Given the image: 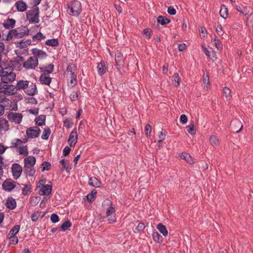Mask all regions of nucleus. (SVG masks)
Wrapping results in <instances>:
<instances>
[{"label": "nucleus", "mask_w": 253, "mask_h": 253, "mask_svg": "<svg viewBox=\"0 0 253 253\" xmlns=\"http://www.w3.org/2000/svg\"><path fill=\"white\" fill-rule=\"evenodd\" d=\"M49 184L42 185V188L39 190V194L40 195H49L51 194L52 190V185L51 181H49Z\"/></svg>", "instance_id": "9"}, {"label": "nucleus", "mask_w": 253, "mask_h": 253, "mask_svg": "<svg viewBox=\"0 0 253 253\" xmlns=\"http://www.w3.org/2000/svg\"><path fill=\"white\" fill-rule=\"evenodd\" d=\"M188 121V118L185 114H182L180 117V122L182 124H185Z\"/></svg>", "instance_id": "64"}, {"label": "nucleus", "mask_w": 253, "mask_h": 253, "mask_svg": "<svg viewBox=\"0 0 253 253\" xmlns=\"http://www.w3.org/2000/svg\"><path fill=\"white\" fill-rule=\"evenodd\" d=\"M39 81L42 84L49 85L52 81V78L48 75L46 76L45 73H42L40 77Z\"/></svg>", "instance_id": "18"}, {"label": "nucleus", "mask_w": 253, "mask_h": 253, "mask_svg": "<svg viewBox=\"0 0 253 253\" xmlns=\"http://www.w3.org/2000/svg\"><path fill=\"white\" fill-rule=\"evenodd\" d=\"M54 65L53 64H49L45 68L40 67L39 69L41 72H46L47 74H51L54 70Z\"/></svg>", "instance_id": "31"}, {"label": "nucleus", "mask_w": 253, "mask_h": 253, "mask_svg": "<svg viewBox=\"0 0 253 253\" xmlns=\"http://www.w3.org/2000/svg\"><path fill=\"white\" fill-rule=\"evenodd\" d=\"M26 133L28 138H36L39 136L41 129L38 126L30 127L27 129Z\"/></svg>", "instance_id": "5"}, {"label": "nucleus", "mask_w": 253, "mask_h": 253, "mask_svg": "<svg viewBox=\"0 0 253 253\" xmlns=\"http://www.w3.org/2000/svg\"><path fill=\"white\" fill-rule=\"evenodd\" d=\"M45 43L46 45L52 47H56L59 45L58 39L54 38L46 40Z\"/></svg>", "instance_id": "35"}, {"label": "nucleus", "mask_w": 253, "mask_h": 253, "mask_svg": "<svg viewBox=\"0 0 253 253\" xmlns=\"http://www.w3.org/2000/svg\"><path fill=\"white\" fill-rule=\"evenodd\" d=\"M45 38V36H44L41 32H39L32 37V40L33 42L36 40L40 41L42 39H44Z\"/></svg>", "instance_id": "49"}, {"label": "nucleus", "mask_w": 253, "mask_h": 253, "mask_svg": "<svg viewBox=\"0 0 253 253\" xmlns=\"http://www.w3.org/2000/svg\"><path fill=\"white\" fill-rule=\"evenodd\" d=\"M23 115L19 113L9 112L7 115V118L11 122H16L20 124L22 120Z\"/></svg>", "instance_id": "8"}, {"label": "nucleus", "mask_w": 253, "mask_h": 253, "mask_svg": "<svg viewBox=\"0 0 253 253\" xmlns=\"http://www.w3.org/2000/svg\"><path fill=\"white\" fill-rule=\"evenodd\" d=\"M6 207L10 210H14L16 208V202L12 197H9L5 203Z\"/></svg>", "instance_id": "17"}, {"label": "nucleus", "mask_w": 253, "mask_h": 253, "mask_svg": "<svg viewBox=\"0 0 253 253\" xmlns=\"http://www.w3.org/2000/svg\"><path fill=\"white\" fill-rule=\"evenodd\" d=\"M213 41L214 42V45L217 49L221 51L222 50L223 46L220 40L216 36H214Z\"/></svg>", "instance_id": "41"}, {"label": "nucleus", "mask_w": 253, "mask_h": 253, "mask_svg": "<svg viewBox=\"0 0 253 253\" xmlns=\"http://www.w3.org/2000/svg\"><path fill=\"white\" fill-rule=\"evenodd\" d=\"M15 44L17 47L20 48L21 49L24 48L28 45L31 44V40H28L24 42L23 40H21L19 42H15Z\"/></svg>", "instance_id": "29"}, {"label": "nucleus", "mask_w": 253, "mask_h": 253, "mask_svg": "<svg viewBox=\"0 0 253 253\" xmlns=\"http://www.w3.org/2000/svg\"><path fill=\"white\" fill-rule=\"evenodd\" d=\"M1 77V83H0V91L3 90L6 88L7 84L10 82L8 81V79L6 78L3 77Z\"/></svg>", "instance_id": "42"}, {"label": "nucleus", "mask_w": 253, "mask_h": 253, "mask_svg": "<svg viewBox=\"0 0 253 253\" xmlns=\"http://www.w3.org/2000/svg\"><path fill=\"white\" fill-rule=\"evenodd\" d=\"M77 69V67L76 65L73 63H70L67 68V72H70L71 74L73 73H75L74 71H76Z\"/></svg>", "instance_id": "47"}, {"label": "nucleus", "mask_w": 253, "mask_h": 253, "mask_svg": "<svg viewBox=\"0 0 253 253\" xmlns=\"http://www.w3.org/2000/svg\"><path fill=\"white\" fill-rule=\"evenodd\" d=\"M15 97L18 98V100H13V102L14 103L13 106L10 109L11 111H17L18 110V105L17 102L20 100H21L23 98V96L21 94L18 93L15 95Z\"/></svg>", "instance_id": "33"}, {"label": "nucleus", "mask_w": 253, "mask_h": 253, "mask_svg": "<svg viewBox=\"0 0 253 253\" xmlns=\"http://www.w3.org/2000/svg\"><path fill=\"white\" fill-rule=\"evenodd\" d=\"M145 228V225L144 223L140 222L138 223L137 226L135 229L139 233L143 232L144 229Z\"/></svg>", "instance_id": "57"}, {"label": "nucleus", "mask_w": 253, "mask_h": 253, "mask_svg": "<svg viewBox=\"0 0 253 253\" xmlns=\"http://www.w3.org/2000/svg\"><path fill=\"white\" fill-rule=\"evenodd\" d=\"M30 89L25 90V92L28 95L33 96L38 93V89L36 84H32L30 85Z\"/></svg>", "instance_id": "24"}, {"label": "nucleus", "mask_w": 253, "mask_h": 253, "mask_svg": "<svg viewBox=\"0 0 253 253\" xmlns=\"http://www.w3.org/2000/svg\"><path fill=\"white\" fill-rule=\"evenodd\" d=\"M42 171L49 170L51 168V164L48 162H44L42 164Z\"/></svg>", "instance_id": "53"}, {"label": "nucleus", "mask_w": 253, "mask_h": 253, "mask_svg": "<svg viewBox=\"0 0 253 253\" xmlns=\"http://www.w3.org/2000/svg\"><path fill=\"white\" fill-rule=\"evenodd\" d=\"M32 62L27 60L23 63V66L26 69H32L34 68L33 66H32Z\"/></svg>", "instance_id": "56"}, {"label": "nucleus", "mask_w": 253, "mask_h": 253, "mask_svg": "<svg viewBox=\"0 0 253 253\" xmlns=\"http://www.w3.org/2000/svg\"><path fill=\"white\" fill-rule=\"evenodd\" d=\"M16 183L19 185L18 183L12 180L10 178L6 179L2 184V189L6 191L10 192L15 188Z\"/></svg>", "instance_id": "6"}, {"label": "nucleus", "mask_w": 253, "mask_h": 253, "mask_svg": "<svg viewBox=\"0 0 253 253\" xmlns=\"http://www.w3.org/2000/svg\"><path fill=\"white\" fill-rule=\"evenodd\" d=\"M97 194V191L95 189H93L90 193L86 196V199L89 203H92L96 198Z\"/></svg>", "instance_id": "36"}, {"label": "nucleus", "mask_w": 253, "mask_h": 253, "mask_svg": "<svg viewBox=\"0 0 253 253\" xmlns=\"http://www.w3.org/2000/svg\"><path fill=\"white\" fill-rule=\"evenodd\" d=\"M181 159L185 160L186 162L190 164H193L195 163L194 159L188 153L186 152H182L180 156Z\"/></svg>", "instance_id": "25"}, {"label": "nucleus", "mask_w": 253, "mask_h": 253, "mask_svg": "<svg viewBox=\"0 0 253 253\" xmlns=\"http://www.w3.org/2000/svg\"><path fill=\"white\" fill-rule=\"evenodd\" d=\"M157 228L165 237H166L168 235V232L166 227L162 223H159L157 225Z\"/></svg>", "instance_id": "37"}, {"label": "nucleus", "mask_w": 253, "mask_h": 253, "mask_svg": "<svg viewBox=\"0 0 253 253\" xmlns=\"http://www.w3.org/2000/svg\"><path fill=\"white\" fill-rule=\"evenodd\" d=\"M153 240L156 243H161L163 241V237L157 231H154L152 234Z\"/></svg>", "instance_id": "39"}, {"label": "nucleus", "mask_w": 253, "mask_h": 253, "mask_svg": "<svg viewBox=\"0 0 253 253\" xmlns=\"http://www.w3.org/2000/svg\"><path fill=\"white\" fill-rule=\"evenodd\" d=\"M16 29H11L9 31L7 35H6V37L5 39H3L2 40H5L7 41H9L12 39L13 37L14 36L15 38Z\"/></svg>", "instance_id": "43"}, {"label": "nucleus", "mask_w": 253, "mask_h": 253, "mask_svg": "<svg viewBox=\"0 0 253 253\" xmlns=\"http://www.w3.org/2000/svg\"><path fill=\"white\" fill-rule=\"evenodd\" d=\"M20 228V225H15L9 231L8 236L16 235L19 232Z\"/></svg>", "instance_id": "46"}, {"label": "nucleus", "mask_w": 253, "mask_h": 253, "mask_svg": "<svg viewBox=\"0 0 253 253\" xmlns=\"http://www.w3.org/2000/svg\"><path fill=\"white\" fill-rule=\"evenodd\" d=\"M219 14L220 16L223 19H226L227 18L228 16V9L224 4L221 5Z\"/></svg>", "instance_id": "28"}, {"label": "nucleus", "mask_w": 253, "mask_h": 253, "mask_svg": "<svg viewBox=\"0 0 253 253\" xmlns=\"http://www.w3.org/2000/svg\"><path fill=\"white\" fill-rule=\"evenodd\" d=\"M234 124H235V125H237L238 126H240L238 130H237L236 129L234 130L236 133L239 132L243 128V125H242L241 122L238 121H235V122H232L230 125H234Z\"/></svg>", "instance_id": "59"}, {"label": "nucleus", "mask_w": 253, "mask_h": 253, "mask_svg": "<svg viewBox=\"0 0 253 253\" xmlns=\"http://www.w3.org/2000/svg\"><path fill=\"white\" fill-rule=\"evenodd\" d=\"M143 33L147 36V39H149L152 34V31L149 28H146L143 31Z\"/></svg>", "instance_id": "63"}, {"label": "nucleus", "mask_w": 253, "mask_h": 253, "mask_svg": "<svg viewBox=\"0 0 253 253\" xmlns=\"http://www.w3.org/2000/svg\"><path fill=\"white\" fill-rule=\"evenodd\" d=\"M39 14V8L35 7L33 9L26 12L27 20L31 23H38L40 21Z\"/></svg>", "instance_id": "2"}, {"label": "nucleus", "mask_w": 253, "mask_h": 253, "mask_svg": "<svg viewBox=\"0 0 253 253\" xmlns=\"http://www.w3.org/2000/svg\"><path fill=\"white\" fill-rule=\"evenodd\" d=\"M16 21L14 19L8 18L4 21L2 25L6 29H12L15 25Z\"/></svg>", "instance_id": "19"}, {"label": "nucleus", "mask_w": 253, "mask_h": 253, "mask_svg": "<svg viewBox=\"0 0 253 253\" xmlns=\"http://www.w3.org/2000/svg\"><path fill=\"white\" fill-rule=\"evenodd\" d=\"M77 139L78 134L76 128H75L70 133L68 140V142H69L70 147H74L76 145L77 142Z\"/></svg>", "instance_id": "10"}, {"label": "nucleus", "mask_w": 253, "mask_h": 253, "mask_svg": "<svg viewBox=\"0 0 253 253\" xmlns=\"http://www.w3.org/2000/svg\"><path fill=\"white\" fill-rule=\"evenodd\" d=\"M8 238L11 244L16 245L18 242V237L16 235L10 236Z\"/></svg>", "instance_id": "55"}, {"label": "nucleus", "mask_w": 253, "mask_h": 253, "mask_svg": "<svg viewBox=\"0 0 253 253\" xmlns=\"http://www.w3.org/2000/svg\"><path fill=\"white\" fill-rule=\"evenodd\" d=\"M46 115H41L35 119L36 125L38 126H42L45 125Z\"/></svg>", "instance_id": "26"}, {"label": "nucleus", "mask_w": 253, "mask_h": 253, "mask_svg": "<svg viewBox=\"0 0 253 253\" xmlns=\"http://www.w3.org/2000/svg\"><path fill=\"white\" fill-rule=\"evenodd\" d=\"M73 122H72L69 119H67L63 121L64 126L67 128L71 127L73 126Z\"/></svg>", "instance_id": "62"}, {"label": "nucleus", "mask_w": 253, "mask_h": 253, "mask_svg": "<svg viewBox=\"0 0 253 253\" xmlns=\"http://www.w3.org/2000/svg\"><path fill=\"white\" fill-rule=\"evenodd\" d=\"M0 77H3L8 79V81L13 82L15 80L16 75L13 72V68L11 65L3 67L0 70Z\"/></svg>", "instance_id": "1"}, {"label": "nucleus", "mask_w": 253, "mask_h": 253, "mask_svg": "<svg viewBox=\"0 0 253 253\" xmlns=\"http://www.w3.org/2000/svg\"><path fill=\"white\" fill-rule=\"evenodd\" d=\"M187 130L189 133L194 135L196 133V130L195 128V125L193 121H191L190 125L186 126Z\"/></svg>", "instance_id": "34"}, {"label": "nucleus", "mask_w": 253, "mask_h": 253, "mask_svg": "<svg viewBox=\"0 0 253 253\" xmlns=\"http://www.w3.org/2000/svg\"><path fill=\"white\" fill-rule=\"evenodd\" d=\"M111 206L107 209L106 216L108 217L109 223H113L116 220V218L115 216H111L113 213H115V207L112 206V202H110Z\"/></svg>", "instance_id": "12"}, {"label": "nucleus", "mask_w": 253, "mask_h": 253, "mask_svg": "<svg viewBox=\"0 0 253 253\" xmlns=\"http://www.w3.org/2000/svg\"><path fill=\"white\" fill-rule=\"evenodd\" d=\"M15 6L17 11L19 12L25 11L28 8V5L26 2L22 0L16 1Z\"/></svg>", "instance_id": "16"}, {"label": "nucleus", "mask_w": 253, "mask_h": 253, "mask_svg": "<svg viewBox=\"0 0 253 253\" xmlns=\"http://www.w3.org/2000/svg\"><path fill=\"white\" fill-rule=\"evenodd\" d=\"M41 200V197L40 196H34L31 198L30 204L32 206H36L39 203Z\"/></svg>", "instance_id": "51"}, {"label": "nucleus", "mask_w": 253, "mask_h": 253, "mask_svg": "<svg viewBox=\"0 0 253 253\" xmlns=\"http://www.w3.org/2000/svg\"><path fill=\"white\" fill-rule=\"evenodd\" d=\"M29 81L27 80H19L17 82L16 85L17 90L26 89L29 86Z\"/></svg>", "instance_id": "20"}, {"label": "nucleus", "mask_w": 253, "mask_h": 253, "mask_svg": "<svg viewBox=\"0 0 253 253\" xmlns=\"http://www.w3.org/2000/svg\"><path fill=\"white\" fill-rule=\"evenodd\" d=\"M24 31L18 32L17 29H16L15 38L19 39L23 37L24 36H28L30 35V31L27 26H23Z\"/></svg>", "instance_id": "21"}, {"label": "nucleus", "mask_w": 253, "mask_h": 253, "mask_svg": "<svg viewBox=\"0 0 253 253\" xmlns=\"http://www.w3.org/2000/svg\"><path fill=\"white\" fill-rule=\"evenodd\" d=\"M31 51L32 54L37 57L38 58H45L48 55L46 52L37 48H33Z\"/></svg>", "instance_id": "15"}, {"label": "nucleus", "mask_w": 253, "mask_h": 253, "mask_svg": "<svg viewBox=\"0 0 253 253\" xmlns=\"http://www.w3.org/2000/svg\"><path fill=\"white\" fill-rule=\"evenodd\" d=\"M97 71L98 74L102 76L108 70V66H106L105 61L101 60V61L97 65Z\"/></svg>", "instance_id": "14"}, {"label": "nucleus", "mask_w": 253, "mask_h": 253, "mask_svg": "<svg viewBox=\"0 0 253 253\" xmlns=\"http://www.w3.org/2000/svg\"><path fill=\"white\" fill-rule=\"evenodd\" d=\"M9 129V125L8 122L5 119L0 118V130L3 129L6 131Z\"/></svg>", "instance_id": "27"}, {"label": "nucleus", "mask_w": 253, "mask_h": 253, "mask_svg": "<svg viewBox=\"0 0 253 253\" xmlns=\"http://www.w3.org/2000/svg\"><path fill=\"white\" fill-rule=\"evenodd\" d=\"M210 140L212 146H218L219 145V140L215 135H211L210 137Z\"/></svg>", "instance_id": "50"}, {"label": "nucleus", "mask_w": 253, "mask_h": 253, "mask_svg": "<svg viewBox=\"0 0 253 253\" xmlns=\"http://www.w3.org/2000/svg\"><path fill=\"white\" fill-rule=\"evenodd\" d=\"M41 213V211H37L31 215V220L33 222H36L38 219L39 217L40 216Z\"/></svg>", "instance_id": "58"}, {"label": "nucleus", "mask_w": 253, "mask_h": 253, "mask_svg": "<svg viewBox=\"0 0 253 253\" xmlns=\"http://www.w3.org/2000/svg\"><path fill=\"white\" fill-rule=\"evenodd\" d=\"M50 220L52 223H55L59 221V218L57 214L52 213L50 216Z\"/></svg>", "instance_id": "60"}, {"label": "nucleus", "mask_w": 253, "mask_h": 253, "mask_svg": "<svg viewBox=\"0 0 253 253\" xmlns=\"http://www.w3.org/2000/svg\"><path fill=\"white\" fill-rule=\"evenodd\" d=\"M10 63H11V66L13 68V71L16 68L20 69L21 67L22 64L18 60L16 57H13L10 60Z\"/></svg>", "instance_id": "30"}, {"label": "nucleus", "mask_w": 253, "mask_h": 253, "mask_svg": "<svg viewBox=\"0 0 253 253\" xmlns=\"http://www.w3.org/2000/svg\"><path fill=\"white\" fill-rule=\"evenodd\" d=\"M115 67L118 71H119L125 65V59L123 54L119 51H117L115 54Z\"/></svg>", "instance_id": "4"}, {"label": "nucleus", "mask_w": 253, "mask_h": 253, "mask_svg": "<svg viewBox=\"0 0 253 253\" xmlns=\"http://www.w3.org/2000/svg\"><path fill=\"white\" fill-rule=\"evenodd\" d=\"M29 169L27 168L25 169L24 172L26 173V175H28L30 176H34L36 173V170L33 167L29 168Z\"/></svg>", "instance_id": "52"}, {"label": "nucleus", "mask_w": 253, "mask_h": 253, "mask_svg": "<svg viewBox=\"0 0 253 253\" xmlns=\"http://www.w3.org/2000/svg\"><path fill=\"white\" fill-rule=\"evenodd\" d=\"M17 149H19V153L20 155H23L24 156H27L28 154L27 145L23 146L22 147L19 146Z\"/></svg>", "instance_id": "45"}, {"label": "nucleus", "mask_w": 253, "mask_h": 253, "mask_svg": "<svg viewBox=\"0 0 253 253\" xmlns=\"http://www.w3.org/2000/svg\"><path fill=\"white\" fill-rule=\"evenodd\" d=\"M4 94L6 95H12L16 94L17 89L16 88V85H14L12 84H7L6 88L3 89Z\"/></svg>", "instance_id": "11"}, {"label": "nucleus", "mask_w": 253, "mask_h": 253, "mask_svg": "<svg viewBox=\"0 0 253 253\" xmlns=\"http://www.w3.org/2000/svg\"><path fill=\"white\" fill-rule=\"evenodd\" d=\"M158 24L162 26H165L170 22V20L167 18L166 16L160 15L158 17L157 19Z\"/></svg>", "instance_id": "23"}, {"label": "nucleus", "mask_w": 253, "mask_h": 253, "mask_svg": "<svg viewBox=\"0 0 253 253\" xmlns=\"http://www.w3.org/2000/svg\"><path fill=\"white\" fill-rule=\"evenodd\" d=\"M11 172L15 180H17L21 175L22 172V168L21 165L17 163H14L11 167Z\"/></svg>", "instance_id": "7"}, {"label": "nucleus", "mask_w": 253, "mask_h": 253, "mask_svg": "<svg viewBox=\"0 0 253 253\" xmlns=\"http://www.w3.org/2000/svg\"><path fill=\"white\" fill-rule=\"evenodd\" d=\"M31 187L32 185L30 182H28V184L24 185V187L22 189V194L24 196H27L31 193L32 192Z\"/></svg>", "instance_id": "38"}, {"label": "nucleus", "mask_w": 253, "mask_h": 253, "mask_svg": "<svg viewBox=\"0 0 253 253\" xmlns=\"http://www.w3.org/2000/svg\"><path fill=\"white\" fill-rule=\"evenodd\" d=\"M88 184L93 187H100L101 182L95 177H91L88 180Z\"/></svg>", "instance_id": "22"}, {"label": "nucleus", "mask_w": 253, "mask_h": 253, "mask_svg": "<svg viewBox=\"0 0 253 253\" xmlns=\"http://www.w3.org/2000/svg\"><path fill=\"white\" fill-rule=\"evenodd\" d=\"M51 130L49 127L44 128L42 135V138L44 140H47L50 134Z\"/></svg>", "instance_id": "44"}, {"label": "nucleus", "mask_w": 253, "mask_h": 253, "mask_svg": "<svg viewBox=\"0 0 253 253\" xmlns=\"http://www.w3.org/2000/svg\"><path fill=\"white\" fill-rule=\"evenodd\" d=\"M71 222L69 220H67L61 224L59 230L62 231H65L67 230H70V228L71 227Z\"/></svg>", "instance_id": "40"}, {"label": "nucleus", "mask_w": 253, "mask_h": 253, "mask_svg": "<svg viewBox=\"0 0 253 253\" xmlns=\"http://www.w3.org/2000/svg\"><path fill=\"white\" fill-rule=\"evenodd\" d=\"M66 161H68V160H65V159H62L60 160V163L62 166L61 170H63L64 169H66L67 172H70L71 168H69L68 166H66Z\"/></svg>", "instance_id": "54"}, {"label": "nucleus", "mask_w": 253, "mask_h": 253, "mask_svg": "<svg viewBox=\"0 0 253 253\" xmlns=\"http://www.w3.org/2000/svg\"><path fill=\"white\" fill-rule=\"evenodd\" d=\"M70 9V15L78 16L82 11V6L81 2L77 0L72 1L68 5Z\"/></svg>", "instance_id": "3"}, {"label": "nucleus", "mask_w": 253, "mask_h": 253, "mask_svg": "<svg viewBox=\"0 0 253 253\" xmlns=\"http://www.w3.org/2000/svg\"><path fill=\"white\" fill-rule=\"evenodd\" d=\"M151 129H152V128H151V126H150V125L149 124H146V125L145 126V134H146V135L147 137H149L150 136V134L151 132Z\"/></svg>", "instance_id": "61"}, {"label": "nucleus", "mask_w": 253, "mask_h": 253, "mask_svg": "<svg viewBox=\"0 0 253 253\" xmlns=\"http://www.w3.org/2000/svg\"><path fill=\"white\" fill-rule=\"evenodd\" d=\"M180 78L179 77V74L177 73H175L172 77V81L173 82H175L176 84L175 86L177 87L180 84Z\"/></svg>", "instance_id": "48"}, {"label": "nucleus", "mask_w": 253, "mask_h": 253, "mask_svg": "<svg viewBox=\"0 0 253 253\" xmlns=\"http://www.w3.org/2000/svg\"><path fill=\"white\" fill-rule=\"evenodd\" d=\"M24 168L33 167L36 163V159L34 156H29L24 159Z\"/></svg>", "instance_id": "13"}, {"label": "nucleus", "mask_w": 253, "mask_h": 253, "mask_svg": "<svg viewBox=\"0 0 253 253\" xmlns=\"http://www.w3.org/2000/svg\"><path fill=\"white\" fill-rule=\"evenodd\" d=\"M15 141H16V142H15V143L12 142L11 143L12 145L10 147V148H18V144H22V143H25L27 142L28 141V138L25 137V138H23L22 140H21L20 139L16 138L15 139Z\"/></svg>", "instance_id": "32"}]
</instances>
